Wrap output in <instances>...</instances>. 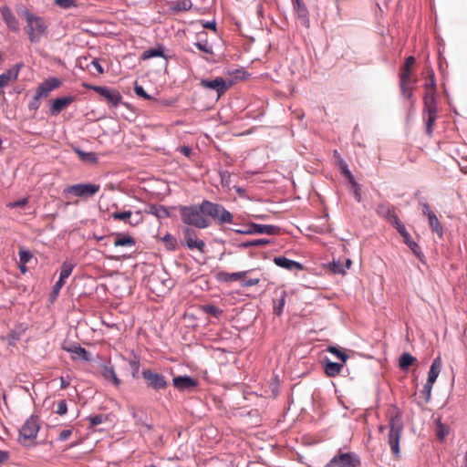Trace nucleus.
<instances>
[{
  "instance_id": "f257e3e1",
  "label": "nucleus",
  "mask_w": 467,
  "mask_h": 467,
  "mask_svg": "<svg viewBox=\"0 0 467 467\" xmlns=\"http://www.w3.org/2000/svg\"><path fill=\"white\" fill-rule=\"evenodd\" d=\"M388 416V426L389 429L388 443L394 456L398 458L400 454V441L404 428L402 413L397 407H394L391 410L389 411Z\"/></svg>"
},
{
  "instance_id": "f03ea898",
  "label": "nucleus",
  "mask_w": 467,
  "mask_h": 467,
  "mask_svg": "<svg viewBox=\"0 0 467 467\" xmlns=\"http://www.w3.org/2000/svg\"><path fill=\"white\" fill-rule=\"evenodd\" d=\"M202 202L198 204L182 205L179 213L182 223L197 229H206L211 226V221L204 218Z\"/></svg>"
},
{
  "instance_id": "7ed1b4c3",
  "label": "nucleus",
  "mask_w": 467,
  "mask_h": 467,
  "mask_svg": "<svg viewBox=\"0 0 467 467\" xmlns=\"http://www.w3.org/2000/svg\"><path fill=\"white\" fill-rule=\"evenodd\" d=\"M202 205L204 218L209 219L211 223L214 222L218 225L233 223L234 214L226 210L223 204L202 200Z\"/></svg>"
},
{
  "instance_id": "20e7f679",
  "label": "nucleus",
  "mask_w": 467,
  "mask_h": 467,
  "mask_svg": "<svg viewBox=\"0 0 467 467\" xmlns=\"http://www.w3.org/2000/svg\"><path fill=\"white\" fill-rule=\"evenodd\" d=\"M24 16L26 20V26L25 30L28 36L31 43H39L41 38L47 34L48 25L41 16L32 14L30 11L26 10Z\"/></svg>"
},
{
  "instance_id": "39448f33",
  "label": "nucleus",
  "mask_w": 467,
  "mask_h": 467,
  "mask_svg": "<svg viewBox=\"0 0 467 467\" xmlns=\"http://www.w3.org/2000/svg\"><path fill=\"white\" fill-rule=\"evenodd\" d=\"M40 430L39 420L37 416L31 415L19 430L18 441L23 446H29L36 438Z\"/></svg>"
},
{
  "instance_id": "423d86ee",
  "label": "nucleus",
  "mask_w": 467,
  "mask_h": 467,
  "mask_svg": "<svg viewBox=\"0 0 467 467\" xmlns=\"http://www.w3.org/2000/svg\"><path fill=\"white\" fill-rule=\"evenodd\" d=\"M437 99L435 94L426 92L424 96V119L426 126V133L428 135L432 134V127L437 119Z\"/></svg>"
},
{
  "instance_id": "0eeeda50",
  "label": "nucleus",
  "mask_w": 467,
  "mask_h": 467,
  "mask_svg": "<svg viewBox=\"0 0 467 467\" xmlns=\"http://www.w3.org/2000/svg\"><path fill=\"white\" fill-rule=\"evenodd\" d=\"M231 231L239 234H268L275 235L279 234L280 227L273 224H260L249 223L242 228L231 229Z\"/></svg>"
},
{
  "instance_id": "6e6552de",
  "label": "nucleus",
  "mask_w": 467,
  "mask_h": 467,
  "mask_svg": "<svg viewBox=\"0 0 467 467\" xmlns=\"http://www.w3.org/2000/svg\"><path fill=\"white\" fill-rule=\"evenodd\" d=\"M87 88L92 89L104 98L110 108H118L122 102V96L117 89L106 86H94L84 84ZM126 105V103H124Z\"/></svg>"
},
{
  "instance_id": "1a4fd4ad",
  "label": "nucleus",
  "mask_w": 467,
  "mask_h": 467,
  "mask_svg": "<svg viewBox=\"0 0 467 467\" xmlns=\"http://www.w3.org/2000/svg\"><path fill=\"white\" fill-rule=\"evenodd\" d=\"M141 377L146 381L147 387L155 391L165 389L168 386L165 377L151 368H143L141 370Z\"/></svg>"
},
{
  "instance_id": "9d476101",
  "label": "nucleus",
  "mask_w": 467,
  "mask_h": 467,
  "mask_svg": "<svg viewBox=\"0 0 467 467\" xmlns=\"http://www.w3.org/2000/svg\"><path fill=\"white\" fill-rule=\"evenodd\" d=\"M360 465L359 456L352 451L336 454L325 467H358Z\"/></svg>"
},
{
  "instance_id": "9b49d317",
  "label": "nucleus",
  "mask_w": 467,
  "mask_h": 467,
  "mask_svg": "<svg viewBox=\"0 0 467 467\" xmlns=\"http://www.w3.org/2000/svg\"><path fill=\"white\" fill-rule=\"evenodd\" d=\"M200 85L203 88L216 91L218 98H220L233 85V81L227 83L222 77H217L213 79L202 78Z\"/></svg>"
},
{
  "instance_id": "f8f14e48",
  "label": "nucleus",
  "mask_w": 467,
  "mask_h": 467,
  "mask_svg": "<svg viewBox=\"0 0 467 467\" xmlns=\"http://www.w3.org/2000/svg\"><path fill=\"white\" fill-rule=\"evenodd\" d=\"M99 191V185L93 183H78L68 186L66 189L67 193H72L78 197H91Z\"/></svg>"
},
{
  "instance_id": "ddd939ff",
  "label": "nucleus",
  "mask_w": 467,
  "mask_h": 467,
  "mask_svg": "<svg viewBox=\"0 0 467 467\" xmlns=\"http://www.w3.org/2000/svg\"><path fill=\"white\" fill-rule=\"evenodd\" d=\"M182 234L184 238V245L187 246L188 249H197L202 254L205 252V243L202 240L197 238L196 232L192 228H184Z\"/></svg>"
},
{
  "instance_id": "4468645a",
  "label": "nucleus",
  "mask_w": 467,
  "mask_h": 467,
  "mask_svg": "<svg viewBox=\"0 0 467 467\" xmlns=\"http://www.w3.org/2000/svg\"><path fill=\"white\" fill-rule=\"evenodd\" d=\"M173 386L181 392L191 391L198 386V381L191 376L182 375L174 377Z\"/></svg>"
},
{
  "instance_id": "2eb2a0df",
  "label": "nucleus",
  "mask_w": 467,
  "mask_h": 467,
  "mask_svg": "<svg viewBox=\"0 0 467 467\" xmlns=\"http://www.w3.org/2000/svg\"><path fill=\"white\" fill-rule=\"evenodd\" d=\"M99 374L103 377V379L112 383L114 386L119 387L120 385V379L118 378L114 366L109 362V363H100L99 366Z\"/></svg>"
},
{
  "instance_id": "dca6fc26",
  "label": "nucleus",
  "mask_w": 467,
  "mask_h": 467,
  "mask_svg": "<svg viewBox=\"0 0 467 467\" xmlns=\"http://www.w3.org/2000/svg\"><path fill=\"white\" fill-rule=\"evenodd\" d=\"M62 84V81L57 78H49L46 80H44L36 89V94L40 96L41 98H46L48 96V94L56 89L58 88Z\"/></svg>"
},
{
  "instance_id": "f3484780",
  "label": "nucleus",
  "mask_w": 467,
  "mask_h": 467,
  "mask_svg": "<svg viewBox=\"0 0 467 467\" xmlns=\"http://www.w3.org/2000/svg\"><path fill=\"white\" fill-rule=\"evenodd\" d=\"M399 234L403 238L404 244L411 250L414 255L420 261H422V259L424 258V254L420 245L411 238L406 227L404 229H401V231H400Z\"/></svg>"
},
{
  "instance_id": "a211bd4d",
  "label": "nucleus",
  "mask_w": 467,
  "mask_h": 467,
  "mask_svg": "<svg viewBox=\"0 0 467 467\" xmlns=\"http://www.w3.org/2000/svg\"><path fill=\"white\" fill-rule=\"evenodd\" d=\"M24 67L23 62L15 64L12 67L0 75V88L5 87L9 81L16 80L20 69Z\"/></svg>"
},
{
  "instance_id": "6ab92c4d",
  "label": "nucleus",
  "mask_w": 467,
  "mask_h": 467,
  "mask_svg": "<svg viewBox=\"0 0 467 467\" xmlns=\"http://www.w3.org/2000/svg\"><path fill=\"white\" fill-rule=\"evenodd\" d=\"M274 263L284 269L288 271H302L304 266L301 263L286 258L285 256H275L273 259Z\"/></svg>"
},
{
  "instance_id": "aec40b11",
  "label": "nucleus",
  "mask_w": 467,
  "mask_h": 467,
  "mask_svg": "<svg viewBox=\"0 0 467 467\" xmlns=\"http://www.w3.org/2000/svg\"><path fill=\"white\" fill-rule=\"evenodd\" d=\"M75 100L74 96H64L53 100L50 107V114L56 116L59 114L66 107Z\"/></svg>"
},
{
  "instance_id": "412c9836",
  "label": "nucleus",
  "mask_w": 467,
  "mask_h": 467,
  "mask_svg": "<svg viewBox=\"0 0 467 467\" xmlns=\"http://www.w3.org/2000/svg\"><path fill=\"white\" fill-rule=\"evenodd\" d=\"M1 16L4 20V22L6 24L9 29L12 31H17L18 30V21L16 17V16L13 14L12 10L6 6L4 5L0 8Z\"/></svg>"
},
{
  "instance_id": "4be33fe9",
  "label": "nucleus",
  "mask_w": 467,
  "mask_h": 467,
  "mask_svg": "<svg viewBox=\"0 0 467 467\" xmlns=\"http://www.w3.org/2000/svg\"><path fill=\"white\" fill-rule=\"evenodd\" d=\"M251 272H253V270H246L234 273L219 272L216 274V280L222 283L237 281L239 279L245 277Z\"/></svg>"
},
{
  "instance_id": "5701e85b",
  "label": "nucleus",
  "mask_w": 467,
  "mask_h": 467,
  "mask_svg": "<svg viewBox=\"0 0 467 467\" xmlns=\"http://www.w3.org/2000/svg\"><path fill=\"white\" fill-rule=\"evenodd\" d=\"M400 91L404 98L410 100V106L413 107L414 101L412 99L413 93L410 85V78L409 73H402L400 76Z\"/></svg>"
},
{
  "instance_id": "b1692460",
  "label": "nucleus",
  "mask_w": 467,
  "mask_h": 467,
  "mask_svg": "<svg viewBox=\"0 0 467 467\" xmlns=\"http://www.w3.org/2000/svg\"><path fill=\"white\" fill-rule=\"evenodd\" d=\"M165 49L166 47H164V45L157 44L155 47L145 50L141 54L140 58L142 60H147L153 57H162L167 60L170 57L165 55Z\"/></svg>"
},
{
  "instance_id": "393cba45",
  "label": "nucleus",
  "mask_w": 467,
  "mask_h": 467,
  "mask_svg": "<svg viewBox=\"0 0 467 467\" xmlns=\"http://www.w3.org/2000/svg\"><path fill=\"white\" fill-rule=\"evenodd\" d=\"M287 292L285 290H281L275 297L273 299V313L280 317L283 314L284 307L286 304Z\"/></svg>"
},
{
  "instance_id": "a878e982",
  "label": "nucleus",
  "mask_w": 467,
  "mask_h": 467,
  "mask_svg": "<svg viewBox=\"0 0 467 467\" xmlns=\"http://www.w3.org/2000/svg\"><path fill=\"white\" fill-rule=\"evenodd\" d=\"M145 213L156 216L159 220L169 218L171 215L168 209L161 204L149 205Z\"/></svg>"
},
{
  "instance_id": "bb28decb",
  "label": "nucleus",
  "mask_w": 467,
  "mask_h": 467,
  "mask_svg": "<svg viewBox=\"0 0 467 467\" xmlns=\"http://www.w3.org/2000/svg\"><path fill=\"white\" fill-rule=\"evenodd\" d=\"M116 238L114 240V246L118 247V246H126V247H133L135 246L136 244V241L135 239L128 234H124V233H117V234H114Z\"/></svg>"
},
{
  "instance_id": "cd10ccee",
  "label": "nucleus",
  "mask_w": 467,
  "mask_h": 467,
  "mask_svg": "<svg viewBox=\"0 0 467 467\" xmlns=\"http://www.w3.org/2000/svg\"><path fill=\"white\" fill-rule=\"evenodd\" d=\"M296 13L298 19L300 20V23L305 27H309L310 21L308 16V10L304 3L301 2V0H296Z\"/></svg>"
},
{
  "instance_id": "c85d7f7f",
  "label": "nucleus",
  "mask_w": 467,
  "mask_h": 467,
  "mask_svg": "<svg viewBox=\"0 0 467 467\" xmlns=\"http://www.w3.org/2000/svg\"><path fill=\"white\" fill-rule=\"evenodd\" d=\"M441 367V359L440 357H437L433 359V361L431 365V368H430V370L428 373V379H427L426 382L432 384V385L435 383V381L440 374Z\"/></svg>"
},
{
  "instance_id": "c756f323",
  "label": "nucleus",
  "mask_w": 467,
  "mask_h": 467,
  "mask_svg": "<svg viewBox=\"0 0 467 467\" xmlns=\"http://www.w3.org/2000/svg\"><path fill=\"white\" fill-rule=\"evenodd\" d=\"M73 150L78 156L79 160L86 163H96L98 161L97 154L93 151H84L78 147H74Z\"/></svg>"
},
{
  "instance_id": "7c9ffc66",
  "label": "nucleus",
  "mask_w": 467,
  "mask_h": 467,
  "mask_svg": "<svg viewBox=\"0 0 467 467\" xmlns=\"http://www.w3.org/2000/svg\"><path fill=\"white\" fill-rule=\"evenodd\" d=\"M417 361L416 358L409 352H404L399 358V367L401 370L407 371L410 367Z\"/></svg>"
},
{
  "instance_id": "2f4dec72",
  "label": "nucleus",
  "mask_w": 467,
  "mask_h": 467,
  "mask_svg": "<svg viewBox=\"0 0 467 467\" xmlns=\"http://www.w3.org/2000/svg\"><path fill=\"white\" fill-rule=\"evenodd\" d=\"M342 368L343 365L341 363L327 359L325 363V373L327 376L333 378L340 373Z\"/></svg>"
},
{
  "instance_id": "473e14b6",
  "label": "nucleus",
  "mask_w": 467,
  "mask_h": 467,
  "mask_svg": "<svg viewBox=\"0 0 467 467\" xmlns=\"http://www.w3.org/2000/svg\"><path fill=\"white\" fill-rule=\"evenodd\" d=\"M429 222V226L433 234H436L440 238L443 236V227L440 223L436 214H432L427 217Z\"/></svg>"
},
{
  "instance_id": "72a5a7b5",
  "label": "nucleus",
  "mask_w": 467,
  "mask_h": 467,
  "mask_svg": "<svg viewBox=\"0 0 467 467\" xmlns=\"http://www.w3.org/2000/svg\"><path fill=\"white\" fill-rule=\"evenodd\" d=\"M131 416L138 426L146 427L149 431L152 429V424L148 422V416L143 411H131Z\"/></svg>"
},
{
  "instance_id": "f704fd0d",
  "label": "nucleus",
  "mask_w": 467,
  "mask_h": 467,
  "mask_svg": "<svg viewBox=\"0 0 467 467\" xmlns=\"http://www.w3.org/2000/svg\"><path fill=\"white\" fill-rule=\"evenodd\" d=\"M67 351L78 355V358L84 361H89L91 359L90 353L80 345L74 344L70 348H67Z\"/></svg>"
},
{
  "instance_id": "c9c22d12",
  "label": "nucleus",
  "mask_w": 467,
  "mask_h": 467,
  "mask_svg": "<svg viewBox=\"0 0 467 467\" xmlns=\"http://www.w3.org/2000/svg\"><path fill=\"white\" fill-rule=\"evenodd\" d=\"M132 215L131 211H123V212H114L111 213V217L114 220L118 221H124L125 223H129L131 226L137 225L140 221L137 220L136 222H133L130 220V217Z\"/></svg>"
},
{
  "instance_id": "e433bc0d",
  "label": "nucleus",
  "mask_w": 467,
  "mask_h": 467,
  "mask_svg": "<svg viewBox=\"0 0 467 467\" xmlns=\"http://www.w3.org/2000/svg\"><path fill=\"white\" fill-rule=\"evenodd\" d=\"M74 267L75 265L72 263L65 261L61 265L58 281L63 282L65 284L66 280L71 275Z\"/></svg>"
},
{
  "instance_id": "4c0bfd02",
  "label": "nucleus",
  "mask_w": 467,
  "mask_h": 467,
  "mask_svg": "<svg viewBox=\"0 0 467 467\" xmlns=\"http://www.w3.org/2000/svg\"><path fill=\"white\" fill-rule=\"evenodd\" d=\"M270 243H271V241L269 239L260 238V239H254V240L242 242V243L238 244V247L241 249H246V248H250V247L265 245Z\"/></svg>"
},
{
  "instance_id": "58836bf2",
  "label": "nucleus",
  "mask_w": 467,
  "mask_h": 467,
  "mask_svg": "<svg viewBox=\"0 0 467 467\" xmlns=\"http://www.w3.org/2000/svg\"><path fill=\"white\" fill-rule=\"evenodd\" d=\"M333 157L335 159V162L337 167L340 170V172L342 175L346 174L347 172H349L350 170L348 168V164L347 161L340 156L339 152L335 150L333 152Z\"/></svg>"
},
{
  "instance_id": "ea45409f",
  "label": "nucleus",
  "mask_w": 467,
  "mask_h": 467,
  "mask_svg": "<svg viewBox=\"0 0 467 467\" xmlns=\"http://www.w3.org/2000/svg\"><path fill=\"white\" fill-rule=\"evenodd\" d=\"M376 212L379 216L383 217L386 220H388L394 213L392 207L389 204L384 202L378 204Z\"/></svg>"
},
{
  "instance_id": "a19ab883",
  "label": "nucleus",
  "mask_w": 467,
  "mask_h": 467,
  "mask_svg": "<svg viewBox=\"0 0 467 467\" xmlns=\"http://www.w3.org/2000/svg\"><path fill=\"white\" fill-rule=\"evenodd\" d=\"M415 197L418 200V203L420 206L422 214L424 216L429 217L434 214V213L431 209L430 204L427 202L426 199L423 196H420L419 192H416Z\"/></svg>"
},
{
  "instance_id": "79ce46f5",
  "label": "nucleus",
  "mask_w": 467,
  "mask_h": 467,
  "mask_svg": "<svg viewBox=\"0 0 467 467\" xmlns=\"http://www.w3.org/2000/svg\"><path fill=\"white\" fill-rule=\"evenodd\" d=\"M162 241L165 243V246L169 251H175L178 247V243L175 237L171 234H166L162 237Z\"/></svg>"
},
{
  "instance_id": "37998d69",
  "label": "nucleus",
  "mask_w": 467,
  "mask_h": 467,
  "mask_svg": "<svg viewBox=\"0 0 467 467\" xmlns=\"http://www.w3.org/2000/svg\"><path fill=\"white\" fill-rule=\"evenodd\" d=\"M202 310L204 313L209 314L216 318H219L223 314V310L221 308L212 304L203 306Z\"/></svg>"
},
{
  "instance_id": "c03bdc74",
  "label": "nucleus",
  "mask_w": 467,
  "mask_h": 467,
  "mask_svg": "<svg viewBox=\"0 0 467 467\" xmlns=\"http://www.w3.org/2000/svg\"><path fill=\"white\" fill-rule=\"evenodd\" d=\"M448 433H449L448 427L439 420L437 422V426H436L437 439L440 441H444V439L448 435Z\"/></svg>"
},
{
  "instance_id": "a18cd8bd",
  "label": "nucleus",
  "mask_w": 467,
  "mask_h": 467,
  "mask_svg": "<svg viewBox=\"0 0 467 467\" xmlns=\"http://www.w3.org/2000/svg\"><path fill=\"white\" fill-rule=\"evenodd\" d=\"M327 350L334 355L337 358L340 359L342 362H346L348 358V355L340 350L337 346H329Z\"/></svg>"
},
{
  "instance_id": "49530a36",
  "label": "nucleus",
  "mask_w": 467,
  "mask_h": 467,
  "mask_svg": "<svg viewBox=\"0 0 467 467\" xmlns=\"http://www.w3.org/2000/svg\"><path fill=\"white\" fill-rule=\"evenodd\" d=\"M387 221L397 230L398 233L401 231V229L405 228L404 223L400 220L395 213Z\"/></svg>"
},
{
  "instance_id": "de8ad7c7",
  "label": "nucleus",
  "mask_w": 467,
  "mask_h": 467,
  "mask_svg": "<svg viewBox=\"0 0 467 467\" xmlns=\"http://www.w3.org/2000/svg\"><path fill=\"white\" fill-rule=\"evenodd\" d=\"M91 427L101 424L107 420V416L103 414L90 415L87 418Z\"/></svg>"
},
{
  "instance_id": "09e8293b",
  "label": "nucleus",
  "mask_w": 467,
  "mask_h": 467,
  "mask_svg": "<svg viewBox=\"0 0 467 467\" xmlns=\"http://www.w3.org/2000/svg\"><path fill=\"white\" fill-rule=\"evenodd\" d=\"M134 92L138 97L143 98L144 99L150 100L153 99V97L149 95L142 86L139 85L137 82L134 84Z\"/></svg>"
},
{
  "instance_id": "8fccbe9b",
  "label": "nucleus",
  "mask_w": 467,
  "mask_h": 467,
  "mask_svg": "<svg viewBox=\"0 0 467 467\" xmlns=\"http://www.w3.org/2000/svg\"><path fill=\"white\" fill-rule=\"evenodd\" d=\"M192 7L191 0H182L178 1L173 6V10L175 11H188Z\"/></svg>"
},
{
  "instance_id": "3c124183",
  "label": "nucleus",
  "mask_w": 467,
  "mask_h": 467,
  "mask_svg": "<svg viewBox=\"0 0 467 467\" xmlns=\"http://www.w3.org/2000/svg\"><path fill=\"white\" fill-rule=\"evenodd\" d=\"M33 257V254L29 250L21 249L19 251V263L26 265Z\"/></svg>"
},
{
  "instance_id": "603ef678",
  "label": "nucleus",
  "mask_w": 467,
  "mask_h": 467,
  "mask_svg": "<svg viewBox=\"0 0 467 467\" xmlns=\"http://www.w3.org/2000/svg\"><path fill=\"white\" fill-rule=\"evenodd\" d=\"M425 88L427 89L426 92L435 94L436 84H435V78H434L433 71H431V73L430 79L427 80L426 83H425Z\"/></svg>"
},
{
  "instance_id": "864d4df0",
  "label": "nucleus",
  "mask_w": 467,
  "mask_h": 467,
  "mask_svg": "<svg viewBox=\"0 0 467 467\" xmlns=\"http://www.w3.org/2000/svg\"><path fill=\"white\" fill-rule=\"evenodd\" d=\"M40 99L41 97L36 93L33 99L28 103V109L31 111L37 110L41 105Z\"/></svg>"
},
{
  "instance_id": "5fc2aeb1",
  "label": "nucleus",
  "mask_w": 467,
  "mask_h": 467,
  "mask_svg": "<svg viewBox=\"0 0 467 467\" xmlns=\"http://www.w3.org/2000/svg\"><path fill=\"white\" fill-rule=\"evenodd\" d=\"M129 365L131 369L132 378H134V379L137 378L139 370H140V360L139 359H131V360H130Z\"/></svg>"
},
{
  "instance_id": "6e6d98bb",
  "label": "nucleus",
  "mask_w": 467,
  "mask_h": 467,
  "mask_svg": "<svg viewBox=\"0 0 467 467\" xmlns=\"http://www.w3.org/2000/svg\"><path fill=\"white\" fill-rule=\"evenodd\" d=\"M55 4L64 9L76 6V0H55Z\"/></svg>"
},
{
  "instance_id": "4d7b16f0",
  "label": "nucleus",
  "mask_w": 467,
  "mask_h": 467,
  "mask_svg": "<svg viewBox=\"0 0 467 467\" xmlns=\"http://www.w3.org/2000/svg\"><path fill=\"white\" fill-rule=\"evenodd\" d=\"M67 411V405L65 400H61L57 402L55 412L58 415H65Z\"/></svg>"
},
{
  "instance_id": "13d9d810",
  "label": "nucleus",
  "mask_w": 467,
  "mask_h": 467,
  "mask_svg": "<svg viewBox=\"0 0 467 467\" xmlns=\"http://www.w3.org/2000/svg\"><path fill=\"white\" fill-rule=\"evenodd\" d=\"M196 47L206 54H213V49L207 41L195 43Z\"/></svg>"
},
{
  "instance_id": "bf43d9fd",
  "label": "nucleus",
  "mask_w": 467,
  "mask_h": 467,
  "mask_svg": "<svg viewBox=\"0 0 467 467\" xmlns=\"http://www.w3.org/2000/svg\"><path fill=\"white\" fill-rule=\"evenodd\" d=\"M90 66H92L97 70L99 75L104 74V67L99 63V58H94L89 64L87 65V68H89Z\"/></svg>"
},
{
  "instance_id": "052dcab7",
  "label": "nucleus",
  "mask_w": 467,
  "mask_h": 467,
  "mask_svg": "<svg viewBox=\"0 0 467 467\" xmlns=\"http://www.w3.org/2000/svg\"><path fill=\"white\" fill-rule=\"evenodd\" d=\"M330 269L333 271V273L338 275L345 274L346 272L345 266L340 262L333 261V263L330 265Z\"/></svg>"
},
{
  "instance_id": "680f3d73",
  "label": "nucleus",
  "mask_w": 467,
  "mask_h": 467,
  "mask_svg": "<svg viewBox=\"0 0 467 467\" xmlns=\"http://www.w3.org/2000/svg\"><path fill=\"white\" fill-rule=\"evenodd\" d=\"M432 384L426 382L421 389V393L425 397V401L429 402L431 396Z\"/></svg>"
},
{
  "instance_id": "e2e57ef3",
  "label": "nucleus",
  "mask_w": 467,
  "mask_h": 467,
  "mask_svg": "<svg viewBox=\"0 0 467 467\" xmlns=\"http://www.w3.org/2000/svg\"><path fill=\"white\" fill-rule=\"evenodd\" d=\"M64 283L63 282H60V281H57L56 284L53 285L52 287V292H51V297L53 299H56L57 296H58L61 288L64 286Z\"/></svg>"
},
{
  "instance_id": "0e129e2a",
  "label": "nucleus",
  "mask_w": 467,
  "mask_h": 467,
  "mask_svg": "<svg viewBox=\"0 0 467 467\" xmlns=\"http://www.w3.org/2000/svg\"><path fill=\"white\" fill-rule=\"evenodd\" d=\"M260 282V278L256 277V278H249V279H246V280H243L242 283H241V286L242 287H251V286H254V285H256L257 284H259Z\"/></svg>"
},
{
  "instance_id": "69168bd1",
  "label": "nucleus",
  "mask_w": 467,
  "mask_h": 467,
  "mask_svg": "<svg viewBox=\"0 0 467 467\" xmlns=\"http://www.w3.org/2000/svg\"><path fill=\"white\" fill-rule=\"evenodd\" d=\"M415 63V57L409 56L405 60L404 71L402 73H409L410 75V67Z\"/></svg>"
},
{
  "instance_id": "338daca9",
  "label": "nucleus",
  "mask_w": 467,
  "mask_h": 467,
  "mask_svg": "<svg viewBox=\"0 0 467 467\" xmlns=\"http://www.w3.org/2000/svg\"><path fill=\"white\" fill-rule=\"evenodd\" d=\"M343 176H345L348 182V184L350 185L351 189H354V188H357L358 186H360L357 181L355 180V177L354 175L352 174L351 171L349 172H347L346 174H344Z\"/></svg>"
},
{
  "instance_id": "774afa93",
  "label": "nucleus",
  "mask_w": 467,
  "mask_h": 467,
  "mask_svg": "<svg viewBox=\"0 0 467 467\" xmlns=\"http://www.w3.org/2000/svg\"><path fill=\"white\" fill-rule=\"evenodd\" d=\"M234 77L236 80H244L248 77V73L244 69H236L233 72Z\"/></svg>"
}]
</instances>
